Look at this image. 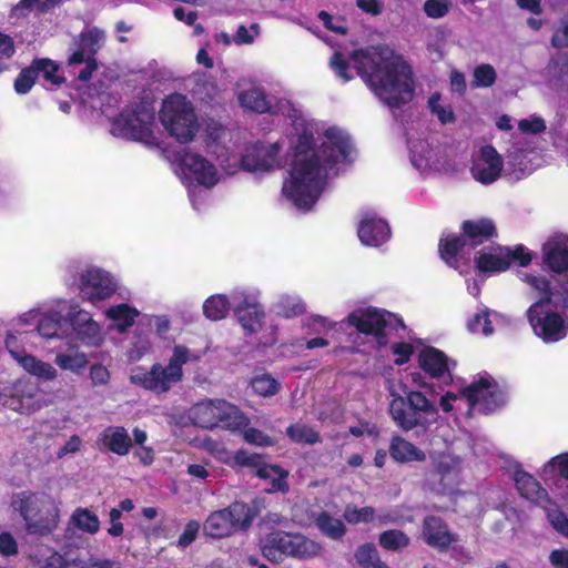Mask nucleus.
I'll list each match as a JSON object with an SVG mask.
<instances>
[{"instance_id":"nucleus-1","label":"nucleus","mask_w":568,"mask_h":568,"mask_svg":"<svg viewBox=\"0 0 568 568\" xmlns=\"http://www.w3.org/2000/svg\"><path fill=\"white\" fill-rule=\"evenodd\" d=\"M324 138L317 149L313 132L304 130L296 138L290 179L283 185V194L297 209H312L324 190L328 170L341 161H348L353 149L348 134L329 126L324 131Z\"/></svg>"},{"instance_id":"nucleus-2","label":"nucleus","mask_w":568,"mask_h":568,"mask_svg":"<svg viewBox=\"0 0 568 568\" xmlns=\"http://www.w3.org/2000/svg\"><path fill=\"white\" fill-rule=\"evenodd\" d=\"M351 60L357 75L389 108L399 109L413 100V69L387 45L356 49L351 53Z\"/></svg>"},{"instance_id":"nucleus-3","label":"nucleus","mask_w":568,"mask_h":568,"mask_svg":"<svg viewBox=\"0 0 568 568\" xmlns=\"http://www.w3.org/2000/svg\"><path fill=\"white\" fill-rule=\"evenodd\" d=\"M202 355L185 345H175L168 365L155 362L149 369L138 367L131 376L132 384L152 394H166L183 378V365L201 361Z\"/></svg>"},{"instance_id":"nucleus-4","label":"nucleus","mask_w":568,"mask_h":568,"mask_svg":"<svg viewBox=\"0 0 568 568\" xmlns=\"http://www.w3.org/2000/svg\"><path fill=\"white\" fill-rule=\"evenodd\" d=\"M388 412L396 427L403 432L415 430L416 434L427 433L438 418L436 405L420 392L394 396Z\"/></svg>"},{"instance_id":"nucleus-5","label":"nucleus","mask_w":568,"mask_h":568,"mask_svg":"<svg viewBox=\"0 0 568 568\" xmlns=\"http://www.w3.org/2000/svg\"><path fill=\"white\" fill-rule=\"evenodd\" d=\"M160 123L180 143H189L199 131L192 103L182 93H172L162 100L159 111Z\"/></svg>"},{"instance_id":"nucleus-6","label":"nucleus","mask_w":568,"mask_h":568,"mask_svg":"<svg viewBox=\"0 0 568 568\" xmlns=\"http://www.w3.org/2000/svg\"><path fill=\"white\" fill-rule=\"evenodd\" d=\"M321 544L300 532L274 530L266 535L262 551L264 557L276 560L286 556L297 560H310L321 555Z\"/></svg>"},{"instance_id":"nucleus-7","label":"nucleus","mask_w":568,"mask_h":568,"mask_svg":"<svg viewBox=\"0 0 568 568\" xmlns=\"http://www.w3.org/2000/svg\"><path fill=\"white\" fill-rule=\"evenodd\" d=\"M189 418L193 426L203 429H239L244 416L237 406L225 399H204L190 408Z\"/></svg>"},{"instance_id":"nucleus-8","label":"nucleus","mask_w":568,"mask_h":568,"mask_svg":"<svg viewBox=\"0 0 568 568\" xmlns=\"http://www.w3.org/2000/svg\"><path fill=\"white\" fill-rule=\"evenodd\" d=\"M248 529V505L233 501L227 507L212 511L203 524V532L213 539H221Z\"/></svg>"},{"instance_id":"nucleus-9","label":"nucleus","mask_w":568,"mask_h":568,"mask_svg":"<svg viewBox=\"0 0 568 568\" xmlns=\"http://www.w3.org/2000/svg\"><path fill=\"white\" fill-rule=\"evenodd\" d=\"M19 514L31 534L49 535L57 526V510L47 497H39L36 493L20 498Z\"/></svg>"},{"instance_id":"nucleus-10","label":"nucleus","mask_w":568,"mask_h":568,"mask_svg":"<svg viewBox=\"0 0 568 568\" xmlns=\"http://www.w3.org/2000/svg\"><path fill=\"white\" fill-rule=\"evenodd\" d=\"M153 115L143 108L122 110L114 120V128L124 138L152 145L155 136L152 131Z\"/></svg>"},{"instance_id":"nucleus-11","label":"nucleus","mask_w":568,"mask_h":568,"mask_svg":"<svg viewBox=\"0 0 568 568\" xmlns=\"http://www.w3.org/2000/svg\"><path fill=\"white\" fill-rule=\"evenodd\" d=\"M392 318L396 322L397 327L404 329L405 325L399 316L374 306L353 311L347 316L346 322L358 333L372 336L373 334H381L382 329H386Z\"/></svg>"},{"instance_id":"nucleus-12","label":"nucleus","mask_w":568,"mask_h":568,"mask_svg":"<svg viewBox=\"0 0 568 568\" xmlns=\"http://www.w3.org/2000/svg\"><path fill=\"white\" fill-rule=\"evenodd\" d=\"M527 320L536 336L544 343H556L566 337L568 326L557 312L541 314L538 304H531L527 310Z\"/></svg>"},{"instance_id":"nucleus-13","label":"nucleus","mask_w":568,"mask_h":568,"mask_svg":"<svg viewBox=\"0 0 568 568\" xmlns=\"http://www.w3.org/2000/svg\"><path fill=\"white\" fill-rule=\"evenodd\" d=\"M79 291L90 302L111 297L116 291L113 277L99 267H89L80 274Z\"/></svg>"},{"instance_id":"nucleus-14","label":"nucleus","mask_w":568,"mask_h":568,"mask_svg":"<svg viewBox=\"0 0 568 568\" xmlns=\"http://www.w3.org/2000/svg\"><path fill=\"white\" fill-rule=\"evenodd\" d=\"M460 467L457 459L442 458L435 463L428 473L429 488L439 496L453 494L458 487Z\"/></svg>"},{"instance_id":"nucleus-15","label":"nucleus","mask_w":568,"mask_h":568,"mask_svg":"<svg viewBox=\"0 0 568 568\" xmlns=\"http://www.w3.org/2000/svg\"><path fill=\"white\" fill-rule=\"evenodd\" d=\"M6 405L20 414H32L40 408L39 387L30 378H19L7 388Z\"/></svg>"},{"instance_id":"nucleus-16","label":"nucleus","mask_w":568,"mask_h":568,"mask_svg":"<svg viewBox=\"0 0 568 568\" xmlns=\"http://www.w3.org/2000/svg\"><path fill=\"white\" fill-rule=\"evenodd\" d=\"M278 339V326L265 321L263 307L257 302H251V347L255 349L274 346Z\"/></svg>"},{"instance_id":"nucleus-17","label":"nucleus","mask_w":568,"mask_h":568,"mask_svg":"<svg viewBox=\"0 0 568 568\" xmlns=\"http://www.w3.org/2000/svg\"><path fill=\"white\" fill-rule=\"evenodd\" d=\"M503 158L497 150L490 145H484L480 149L479 158L470 166V174L474 180L490 185L498 180L503 170Z\"/></svg>"},{"instance_id":"nucleus-18","label":"nucleus","mask_w":568,"mask_h":568,"mask_svg":"<svg viewBox=\"0 0 568 568\" xmlns=\"http://www.w3.org/2000/svg\"><path fill=\"white\" fill-rule=\"evenodd\" d=\"M251 468L255 469V475L260 479L270 480V486L263 490L268 494L288 491V484L286 477L288 471L280 465L264 463L262 456L251 453Z\"/></svg>"},{"instance_id":"nucleus-19","label":"nucleus","mask_w":568,"mask_h":568,"mask_svg":"<svg viewBox=\"0 0 568 568\" xmlns=\"http://www.w3.org/2000/svg\"><path fill=\"white\" fill-rule=\"evenodd\" d=\"M424 541L437 550H447L456 541L446 521L437 516H426L422 528Z\"/></svg>"},{"instance_id":"nucleus-20","label":"nucleus","mask_w":568,"mask_h":568,"mask_svg":"<svg viewBox=\"0 0 568 568\" xmlns=\"http://www.w3.org/2000/svg\"><path fill=\"white\" fill-rule=\"evenodd\" d=\"M460 235L468 247L475 250L497 236V227L490 219L466 220L460 224Z\"/></svg>"},{"instance_id":"nucleus-21","label":"nucleus","mask_w":568,"mask_h":568,"mask_svg":"<svg viewBox=\"0 0 568 568\" xmlns=\"http://www.w3.org/2000/svg\"><path fill=\"white\" fill-rule=\"evenodd\" d=\"M181 164L194 176L202 186L213 187L217 181V170L206 158L195 153H185L181 158Z\"/></svg>"},{"instance_id":"nucleus-22","label":"nucleus","mask_w":568,"mask_h":568,"mask_svg":"<svg viewBox=\"0 0 568 568\" xmlns=\"http://www.w3.org/2000/svg\"><path fill=\"white\" fill-rule=\"evenodd\" d=\"M541 256L547 267L557 274L568 272V236L549 239L541 246Z\"/></svg>"},{"instance_id":"nucleus-23","label":"nucleus","mask_w":568,"mask_h":568,"mask_svg":"<svg viewBox=\"0 0 568 568\" xmlns=\"http://www.w3.org/2000/svg\"><path fill=\"white\" fill-rule=\"evenodd\" d=\"M357 235L362 244L378 247L389 239L390 229L386 221L375 215H365L358 224Z\"/></svg>"},{"instance_id":"nucleus-24","label":"nucleus","mask_w":568,"mask_h":568,"mask_svg":"<svg viewBox=\"0 0 568 568\" xmlns=\"http://www.w3.org/2000/svg\"><path fill=\"white\" fill-rule=\"evenodd\" d=\"M468 247L465 239L459 234L450 233L446 236L439 237L437 243V253L439 258L449 267L463 273V261L460 254L464 248Z\"/></svg>"},{"instance_id":"nucleus-25","label":"nucleus","mask_w":568,"mask_h":568,"mask_svg":"<svg viewBox=\"0 0 568 568\" xmlns=\"http://www.w3.org/2000/svg\"><path fill=\"white\" fill-rule=\"evenodd\" d=\"M515 483L518 493L531 503L540 507L552 504L549 493L542 488L538 480L529 473L517 470L515 474Z\"/></svg>"},{"instance_id":"nucleus-26","label":"nucleus","mask_w":568,"mask_h":568,"mask_svg":"<svg viewBox=\"0 0 568 568\" xmlns=\"http://www.w3.org/2000/svg\"><path fill=\"white\" fill-rule=\"evenodd\" d=\"M419 367L432 378H440L449 373L447 355L433 346L424 347L418 354Z\"/></svg>"},{"instance_id":"nucleus-27","label":"nucleus","mask_w":568,"mask_h":568,"mask_svg":"<svg viewBox=\"0 0 568 568\" xmlns=\"http://www.w3.org/2000/svg\"><path fill=\"white\" fill-rule=\"evenodd\" d=\"M280 145L277 143L264 145L261 142L251 145V173L257 171H272L280 166Z\"/></svg>"},{"instance_id":"nucleus-28","label":"nucleus","mask_w":568,"mask_h":568,"mask_svg":"<svg viewBox=\"0 0 568 568\" xmlns=\"http://www.w3.org/2000/svg\"><path fill=\"white\" fill-rule=\"evenodd\" d=\"M99 440L105 449L118 456L129 455L133 446L130 434L123 426H108Z\"/></svg>"},{"instance_id":"nucleus-29","label":"nucleus","mask_w":568,"mask_h":568,"mask_svg":"<svg viewBox=\"0 0 568 568\" xmlns=\"http://www.w3.org/2000/svg\"><path fill=\"white\" fill-rule=\"evenodd\" d=\"M388 454L395 463H424L426 460L425 452L400 435L392 436Z\"/></svg>"},{"instance_id":"nucleus-30","label":"nucleus","mask_w":568,"mask_h":568,"mask_svg":"<svg viewBox=\"0 0 568 568\" xmlns=\"http://www.w3.org/2000/svg\"><path fill=\"white\" fill-rule=\"evenodd\" d=\"M70 323L72 328L77 332L82 341L92 343L100 334V326L93 322L89 313L85 311H78L71 314Z\"/></svg>"},{"instance_id":"nucleus-31","label":"nucleus","mask_w":568,"mask_h":568,"mask_svg":"<svg viewBox=\"0 0 568 568\" xmlns=\"http://www.w3.org/2000/svg\"><path fill=\"white\" fill-rule=\"evenodd\" d=\"M139 315V311L126 303H120L106 310L108 318L116 323V329L121 333L133 327Z\"/></svg>"},{"instance_id":"nucleus-32","label":"nucleus","mask_w":568,"mask_h":568,"mask_svg":"<svg viewBox=\"0 0 568 568\" xmlns=\"http://www.w3.org/2000/svg\"><path fill=\"white\" fill-rule=\"evenodd\" d=\"M251 389L256 396H276L281 390V383L271 373L256 371L251 377Z\"/></svg>"},{"instance_id":"nucleus-33","label":"nucleus","mask_w":568,"mask_h":568,"mask_svg":"<svg viewBox=\"0 0 568 568\" xmlns=\"http://www.w3.org/2000/svg\"><path fill=\"white\" fill-rule=\"evenodd\" d=\"M493 377L489 375L480 376L478 379L473 381L469 385L460 390V395L466 398L468 406L475 408L476 405L483 400V396L491 388Z\"/></svg>"},{"instance_id":"nucleus-34","label":"nucleus","mask_w":568,"mask_h":568,"mask_svg":"<svg viewBox=\"0 0 568 568\" xmlns=\"http://www.w3.org/2000/svg\"><path fill=\"white\" fill-rule=\"evenodd\" d=\"M263 509H265L263 499L255 497L251 500V525L256 517H260L257 526L268 529L284 524L285 518L280 513L266 511V515L261 516Z\"/></svg>"},{"instance_id":"nucleus-35","label":"nucleus","mask_w":568,"mask_h":568,"mask_svg":"<svg viewBox=\"0 0 568 568\" xmlns=\"http://www.w3.org/2000/svg\"><path fill=\"white\" fill-rule=\"evenodd\" d=\"M316 527L323 535L334 540L342 539L347 530L346 526L341 519L332 517L326 511H322L317 516Z\"/></svg>"},{"instance_id":"nucleus-36","label":"nucleus","mask_w":568,"mask_h":568,"mask_svg":"<svg viewBox=\"0 0 568 568\" xmlns=\"http://www.w3.org/2000/svg\"><path fill=\"white\" fill-rule=\"evenodd\" d=\"M498 254L479 253L475 257V266L481 273H499L508 268V262L504 257L501 247L498 248Z\"/></svg>"},{"instance_id":"nucleus-37","label":"nucleus","mask_w":568,"mask_h":568,"mask_svg":"<svg viewBox=\"0 0 568 568\" xmlns=\"http://www.w3.org/2000/svg\"><path fill=\"white\" fill-rule=\"evenodd\" d=\"M18 362L24 371L45 381H51L57 375L55 368L50 363L41 362L32 355H22Z\"/></svg>"},{"instance_id":"nucleus-38","label":"nucleus","mask_w":568,"mask_h":568,"mask_svg":"<svg viewBox=\"0 0 568 568\" xmlns=\"http://www.w3.org/2000/svg\"><path fill=\"white\" fill-rule=\"evenodd\" d=\"M378 542L387 551H398L409 546L410 537L400 529L392 528L379 534Z\"/></svg>"},{"instance_id":"nucleus-39","label":"nucleus","mask_w":568,"mask_h":568,"mask_svg":"<svg viewBox=\"0 0 568 568\" xmlns=\"http://www.w3.org/2000/svg\"><path fill=\"white\" fill-rule=\"evenodd\" d=\"M229 301L224 294H215L209 296L203 304V313L205 317L212 322L225 318L229 312Z\"/></svg>"},{"instance_id":"nucleus-40","label":"nucleus","mask_w":568,"mask_h":568,"mask_svg":"<svg viewBox=\"0 0 568 568\" xmlns=\"http://www.w3.org/2000/svg\"><path fill=\"white\" fill-rule=\"evenodd\" d=\"M71 519L75 527L91 535L97 534L101 527L98 515L88 508H77L73 511Z\"/></svg>"},{"instance_id":"nucleus-41","label":"nucleus","mask_w":568,"mask_h":568,"mask_svg":"<svg viewBox=\"0 0 568 568\" xmlns=\"http://www.w3.org/2000/svg\"><path fill=\"white\" fill-rule=\"evenodd\" d=\"M64 322V317L59 312H49L40 318L37 329L45 338L58 337Z\"/></svg>"},{"instance_id":"nucleus-42","label":"nucleus","mask_w":568,"mask_h":568,"mask_svg":"<svg viewBox=\"0 0 568 568\" xmlns=\"http://www.w3.org/2000/svg\"><path fill=\"white\" fill-rule=\"evenodd\" d=\"M287 437L296 444L315 445L321 442L320 433L308 425H291L286 428Z\"/></svg>"},{"instance_id":"nucleus-43","label":"nucleus","mask_w":568,"mask_h":568,"mask_svg":"<svg viewBox=\"0 0 568 568\" xmlns=\"http://www.w3.org/2000/svg\"><path fill=\"white\" fill-rule=\"evenodd\" d=\"M251 112L276 115L278 114V108L273 105L272 100L267 98V93L263 89L251 87Z\"/></svg>"},{"instance_id":"nucleus-44","label":"nucleus","mask_w":568,"mask_h":568,"mask_svg":"<svg viewBox=\"0 0 568 568\" xmlns=\"http://www.w3.org/2000/svg\"><path fill=\"white\" fill-rule=\"evenodd\" d=\"M497 80L495 68L490 63H481L473 70V80L470 87L473 89L491 88Z\"/></svg>"},{"instance_id":"nucleus-45","label":"nucleus","mask_w":568,"mask_h":568,"mask_svg":"<svg viewBox=\"0 0 568 568\" xmlns=\"http://www.w3.org/2000/svg\"><path fill=\"white\" fill-rule=\"evenodd\" d=\"M32 68H36L37 77L42 73L44 80L55 87L65 82V78L58 75L59 65L54 61L49 60V58H41L40 60L33 61Z\"/></svg>"},{"instance_id":"nucleus-46","label":"nucleus","mask_w":568,"mask_h":568,"mask_svg":"<svg viewBox=\"0 0 568 568\" xmlns=\"http://www.w3.org/2000/svg\"><path fill=\"white\" fill-rule=\"evenodd\" d=\"M103 38V32L99 28H91L79 34V49L83 50L88 57H95L99 52V42Z\"/></svg>"},{"instance_id":"nucleus-47","label":"nucleus","mask_w":568,"mask_h":568,"mask_svg":"<svg viewBox=\"0 0 568 568\" xmlns=\"http://www.w3.org/2000/svg\"><path fill=\"white\" fill-rule=\"evenodd\" d=\"M54 363L58 367L64 371H71L73 373H80L87 364L88 359L83 353H73V354H57Z\"/></svg>"},{"instance_id":"nucleus-48","label":"nucleus","mask_w":568,"mask_h":568,"mask_svg":"<svg viewBox=\"0 0 568 568\" xmlns=\"http://www.w3.org/2000/svg\"><path fill=\"white\" fill-rule=\"evenodd\" d=\"M376 515V510L372 506H364L362 508H357L352 505H347L344 511V519L349 525H358L361 523L368 524L374 521Z\"/></svg>"},{"instance_id":"nucleus-49","label":"nucleus","mask_w":568,"mask_h":568,"mask_svg":"<svg viewBox=\"0 0 568 568\" xmlns=\"http://www.w3.org/2000/svg\"><path fill=\"white\" fill-rule=\"evenodd\" d=\"M440 101V93H433L428 98V108L433 114L436 115L437 120L442 124H452L455 123L456 116L454 110L450 105H442L438 103Z\"/></svg>"},{"instance_id":"nucleus-50","label":"nucleus","mask_w":568,"mask_h":568,"mask_svg":"<svg viewBox=\"0 0 568 568\" xmlns=\"http://www.w3.org/2000/svg\"><path fill=\"white\" fill-rule=\"evenodd\" d=\"M544 510L547 513V518L552 529L561 536L568 538V517L567 515L554 503L546 505Z\"/></svg>"},{"instance_id":"nucleus-51","label":"nucleus","mask_w":568,"mask_h":568,"mask_svg":"<svg viewBox=\"0 0 568 568\" xmlns=\"http://www.w3.org/2000/svg\"><path fill=\"white\" fill-rule=\"evenodd\" d=\"M354 558L361 568H371L373 564L381 560V555L374 542H365L356 548Z\"/></svg>"},{"instance_id":"nucleus-52","label":"nucleus","mask_w":568,"mask_h":568,"mask_svg":"<svg viewBox=\"0 0 568 568\" xmlns=\"http://www.w3.org/2000/svg\"><path fill=\"white\" fill-rule=\"evenodd\" d=\"M501 250L505 260L508 262V267L514 264L526 267L532 261V254L523 244L515 246V248L501 247Z\"/></svg>"},{"instance_id":"nucleus-53","label":"nucleus","mask_w":568,"mask_h":568,"mask_svg":"<svg viewBox=\"0 0 568 568\" xmlns=\"http://www.w3.org/2000/svg\"><path fill=\"white\" fill-rule=\"evenodd\" d=\"M466 327L470 333L483 332V334L486 336L491 335L494 332V326L490 321L488 310H484L468 318Z\"/></svg>"},{"instance_id":"nucleus-54","label":"nucleus","mask_w":568,"mask_h":568,"mask_svg":"<svg viewBox=\"0 0 568 568\" xmlns=\"http://www.w3.org/2000/svg\"><path fill=\"white\" fill-rule=\"evenodd\" d=\"M38 77L36 68L32 64L20 71L14 80L13 89L17 94H28L36 84Z\"/></svg>"},{"instance_id":"nucleus-55","label":"nucleus","mask_w":568,"mask_h":568,"mask_svg":"<svg viewBox=\"0 0 568 568\" xmlns=\"http://www.w3.org/2000/svg\"><path fill=\"white\" fill-rule=\"evenodd\" d=\"M506 400L505 393L498 387L496 382L491 381V388L483 396V405L486 413H491L504 405Z\"/></svg>"},{"instance_id":"nucleus-56","label":"nucleus","mask_w":568,"mask_h":568,"mask_svg":"<svg viewBox=\"0 0 568 568\" xmlns=\"http://www.w3.org/2000/svg\"><path fill=\"white\" fill-rule=\"evenodd\" d=\"M329 67L344 82H349L353 79V74L349 71V62L342 52L335 51L332 54Z\"/></svg>"},{"instance_id":"nucleus-57","label":"nucleus","mask_w":568,"mask_h":568,"mask_svg":"<svg viewBox=\"0 0 568 568\" xmlns=\"http://www.w3.org/2000/svg\"><path fill=\"white\" fill-rule=\"evenodd\" d=\"M529 283L540 293L539 298L534 304H538V307H542L551 303L552 291L548 280L540 276H531Z\"/></svg>"},{"instance_id":"nucleus-58","label":"nucleus","mask_w":568,"mask_h":568,"mask_svg":"<svg viewBox=\"0 0 568 568\" xmlns=\"http://www.w3.org/2000/svg\"><path fill=\"white\" fill-rule=\"evenodd\" d=\"M424 12L428 18L442 19L449 12V0H426Z\"/></svg>"},{"instance_id":"nucleus-59","label":"nucleus","mask_w":568,"mask_h":568,"mask_svg":"<svg viewBox=\"0 0 568 568\" xmlns=\"http://www.w3.org/2000/svg\"><path fill=\"white\" fill-rule=\"evenodd\" d=\"M415 348L408 342H398L392 346V353L396 356L394 364L400 366L410 361L414 355Z\"/></svg>"},{"instance_id":"nucleus-60","label":"nucleus","mask_w":568,"mask_h":568,"mask_svg":"<svg viewBox=\"0 0 568 568\" xmlns=\"http://www.w3.org/2000/svg\"><path fill=\"white\" fill-rule=\"evenodd\" d=\"M61 0H20L13 8L16 16L23 14L24 11H30L34 6H39L41 11L48 10L58 4Z\"/></svg>"},{"instance_id":"nucleus-61","label":"nucleus","mask_w":568,"mask_h":568,"mask_svg":"<svg viewBox=\"0 0 568 568\" xmlns=\"http://www.w3.org/2000/svg\"><path fill=\"white\" fill-rule=\"evenodd\" d=\"M89 377L93 386H105L110 382L109 369L100 363L90 366Z\"/></svg>"},{"instance_id":"nucleus-62","label":"nucleus","mask_w":568,"mask_h":568,"mask_svg":"<svg viewBox=\"0 0 568 568\" xmlns=\"http://www.w3.org/2000/svg\"><path fill=\"white\" fill-rule=\"evenodd\" d=\"M199 529H201V525L199 524V521L190 520L185 525L182 534L179 536L178 546L180 548H186L187 546H190L199 536Z\"/></svg>"},{"instance_id":"nucleus-63","label":"nucleus","mask_w":568,"mask_h":568,"mask_svg":"<svg viewBox=\"0 0 568 568\" xmlns=\"http://www.w3.org/2000/svg\"><path fill=\"white\" fill-rule=\"evenodd\" d=\"M519 130L523 133L537 134L547 129V124H545V120L540 118H532L530 120L524 119L518 124Z\"/></svg>"},{"instance_id":"nucleus-64","label":"nucleus","mask_w":568,"mask_h":568,"mask_svg":"<svg viewBox=\"0 0 568 568\" xmlns=\"http://www.w3.org/2000/svg\"><path fill=\"white\" fill-rule=\"evenodd\" d=\"M549 466L556 469L561 478L568 480V453L554 457L549 462Z\"/></svg>"}]
</instances>
